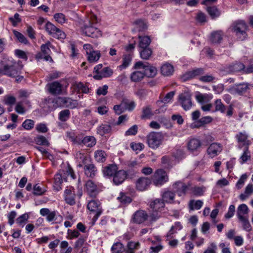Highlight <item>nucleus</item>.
I'll use <instances>...</instances> for the list:
<instances>
[{
    "label": "nucleus",
    "instance_id": "obj_9",
    "mask_svg": "<svg viewBox=\"0 0 253 253\" xmlns=\"http://www.w3.org/2000/svg\"><path fill=\"white\" fill-rule=\"evenodd\" d=\"M53 103L54 104L53 106L54 108L64 106L71 109L76 108L78 105L76 101L66 97H58L54 99L53 100Z\"/></svg>",
    "mask_w": 253,
    "mask_h": 253
},
{
    "label": "nucleus",
    "instance_id": "obj_39",
    "mask_svg": "<svg viewBox=\"0 0 253 253\" xmlns=\"http://www.w3.org/2000/svg\"><path fill=\"white\" fill-rule=\"evenodd\" d=\"M132 60V55L130 54H125L123 57L122 64L118 68L122 70L126 68L131 63Z\"/></svg>",
    "mask_w": 253,
    "mask_h": 253
},
{
    "label": "nucleus",
    "instance_id": "obj_53",
    "mask_svg": "<svg viewBox=\"0 0 253 253\" xmlns=\"http://www.w3.org/2000/svg\"><path fill=\"white\" fill-rule=\"evenodd\" d=\"M94 157L97 162H103L106 160V154L104 151L98 150L95 152Z\"/></svg>",
    "mask_w": 253,
    "mask_h": 253
},
{
    "label": "nucleus",
    "instance_id": "obj_12",
    "mask_svg": "<svg viewBox=\"0 0 253 253\" xmlns=\"http://www.w3.org/2000/svg\"><path fill=\"white\" fill-rule=\"evenodd\" d=\"M178 102L185 111L190 110L192 106L191 93L186 91L180 94L178 96Z\"/></svg>",
    "mask_w": 253,
    "mask_h": 253
},
{
    "label": "nucleus",
    "instance_id": "obj_36",
    "mask_svg": "<svg viewBox=\"0 0 253 253\" xmlns=\"http://www.w3.org/2000/svg\"><path fill=\"white\" fill-rule=\"evenodd\" d=\"M212 120V119L210 116H206L201 118L199 120L195 121L193 124V127H199L206 124H208L211 123Z\"/></svg>",
    "mask_w": 253,
    "mask_h": 253
},
{
    "label": "nucleus",
    "instance_id": "obj_34",
    "mask_svg": "<svg viewBox=\"0 0 253 253\" xmlns=\"http://www.w3.org/2000/svg\"><path fill=\"white\" fill-rule=\"evenodd\" d=\"M118 171V167L116 165H110L103 169V173L105 176L108 177L113 176Z\"/></svg>",
    "mask_w": 253,
    "mask_h": 253
},
{
    "label": "nucleus",
    "instance_id": "obj_56",
    "mask_svg": "<svg viewBox=\"0 0 253 253\" xmlns=\"http://www.w3.org/2000/svg\"><path fill=\"white\" fill-rule=\"evenodd\" d=\"M207 11L212 18L218 17L220 14L219 10L215 6H208Z\"/></svg>",
    "mask_w": 253,
    "mask_h": 253
},
{
    "label": "nucleus",
    "instance_id": "obj_1",
    "mask_svg": "<svg viewBox=\"0 0 253 253\" xmlns=\"http://www.w3.org/2000/svg\"><path fill=\"white\" fill-rule=\"evenodd\" d=\"M97 19L93 13L89 14L82 27V31L86 36L92 38H97L101 36V31L97 28Z\"/></svg>",
    "mask_w": 253,
    "mask_h": 253
},
{
    "label": "nucleus",
    "instance_id": "obj_8",
    "mask_svg": "<svg viewBox=\"0 0 253 253\" xmlns=\"http://www.w3.org/2000/svg\"><path fill=\"white\" fill-rule=\"evenodd\" d=\"M235 138L238 142V147L239 149H241L243 147L249 148L252 143V140L250 139L248 134L245 131L237 133L235 135Z\"/></svg>",
    "mask_w": 253,
    "mask_h": 253
},
{
    "label": "nucleus",
    "instance_id": "obj_43",
    "mask_svg": "<svg viewBox=\"0 0 253 253\" xmlns=\"http://www.w3.org/2000/svg\"><path fill=\"white\" fill-rule=\"evenodd\" d=\"M223 33L221 31H216L211 33V41L212 43H219L222 39Z\"/></svg>",
    "mask_w": 253,
    "mask_h": 253
},
{
    "label": "nucleus",
    "instance_id": "obj_64",
    "mask_svg": "<svg viewBox=\"0 0 253 253\" xmlns=\"http://www.w3.org/2000/svg\"><path fill=\"white\" fill-rule=\"evenodd\" d=\"M247 177L248 176L246 174H244L241 175L236 184V187L238 189H240L243 187L245 181L247 179Z\"/></svg>",
    "mask_w": 253,
    "mask_h": 253
},
{
    "label": "nucleus",
    "instance_id": "obj_58",
    "mask_svg": "<svg viewBox=\"0 0 253 253\" xmlns=\"http://www.w3.org/2000/svg\"><path fill=\"white\" fill-rule=\"evenodd\" d=\"M55 21L60 24H63L67 22V19L65 15L62 13H56L54 15Z\"/></svg>",
    "mask_w": 253,
    "mask_h": 253
},
{
    "label": "nucleus",
    "instance_id": "obj_13",
    "mask_svg": "<svg viewBox=\"0 0 253 253\" xmlns=\"http://www.w3.org/2000/svg\"><path fill=\"white\" fill-rule=\"evenodd\" d=\"M250 85L248 83H243L230 86L227 89V91L233 95H243L250 89Z\"/></svg>",
    "mask_w": 253,
    "mask_h": 253
},
{
    "label": "nucleus",
    "instance_id": "obj_3",
    "mask_svg": "<svg viewBox=\"0 0 253 253\" xmlns=\"http://www.w3.org/2000/svg\"><path fill=\"white\" fill-rule=\"evenodd\" d=\"M247 25L244 21L238 20L232 24V30L241 40H244L247 37Z\"/></svg>",
    "mask_w": 253,
    "mask_h": 253
},
{
    "label": "nucleus",
    "instance_id": "obj_6",
    "mask_svg": "<svg viewBox=\"0 0 253 253\" xmlns=\"http://www.w3.org/2000/svg\"><path fill=\"white\" fill-rule=\"evenodd\" d=\"M45 29L46 31L53 38L58 39H64L66 38L65 33L50 22H46Z\"/></svg>",
    "mask_w": 253,
    "mask_h": 253
},
{
    "label": "nucleus",
    "instance_id": "obj_21",
    "mask_svg": "<svg viewBox=\"0 0 253 253\" xmlns=\"http://www.w3.org/2000/svg\"><path fill=\"white\" fill-rule=\"evenodd\" d=\"M127 176V173L124 170H118L113 176V183L118 185L122 184L126 179Z\"/></svg>",
    "mask_w": 253,
    "mask_h": 253
},
{
    "label": "nucleus",
    "instance_id": "obj_45",
    "mask_svg": "<svg viewBox=\"0 0 253 253\" xmlns=\"http://www.w3.org/2000/svg\"><path fill=\"white\" fill-rule=\"evenodd\" d=\"M154 114L153 113L150 106L144 107L142 109V114L141 118L143 119H150Z\"/></svg>",
    "mask_w": 253,
    "mask_h": 253
},
{
    "label": "nucleus",
    "instance_id": "obj_32",
    "mask_svg": "<svg viewBox=\"0 0 253 253\" xmlns=\"http://www.w3.org/2000/svg\"><path fill=\"white\" fill-rule=\"evenodd\" d=\"M137 71L133 72L130 75V80L133 82H140L144 77L145 73L142 69H137Z\"/></svg>",
    "mask_w": 253,
    "mask_h": 253
},
{
    "label": "nucleus",
    "instance_id": "obj_5",
    "mask_svg": "<svg viewBox=\"0 0 253 253\" xmlns=\"http://www.w3.org/2000/svg\"><path fill=\"white\" fill-rule=\"evenodd\" d=\"M135 69H142L143 73H145V76L149 78H152L157 74V69L152 66H151L148 63H144L141 61L137 62L134 66Z\"/></svg>",
    "mask_w": 253,
    "mask_h": 253
},
{
    "label": "nucleus",
    "instance_id": "obj_26",
    "mask_svg": "<svg viewBox=\"0 0 253 253\" xmlns=\"http://www.w3.org/2000/svg\"><path fill=\"white\" fill-rule=\"evenodd\" d=\"M249 211V209L246 204H242L240 205L237 211V216L239 219L248 217Z\"/></svg>",
    "mask_w": 253,
    "mask_h": 253
},
{
    "label": "nucleus",
    "instance_id": "obj_33",
    "mask_svg": "<svg viewBox=\"0 0 253 253\" xmlns=\"http://www.w3.org/2000/svg\"><path fill=\"white\" fill-rule=\"evenodd\" d=\"M162 200L166 203H175L174 201V193L171 191H167L162 194Z\"/></svg>",
    "mask_w": 253,
    "mask_h": 253
},
{
    "label": "nucleus",
    "instance_id": "obj_28",
    "mask_svg": "<svg viewBox=\"0 0 253 253\" xmlns=\"http://www.w3.org/2000/svg\"><path fill=\"white\" fill-rule=\"evenodd\" d=\"M84 240L79 238L75 243V251L76 253H87L88 247L86 245L84 244Z\"/></svg>",
    "mask_w": 253,
    "mask_h": 253
},
{
    "label": "nucleus",
    "instance_id": "obj_57",
    "mask_svg": "<svg viewBox=\"0 0 253 253\" xmlns=\"http://www.w3.org/2000/svg\"><path fill=\"white\" fill-rule=\"evenodd\" d=\"M215 111L224 113L226 109L225 106L222 103L220 99H216L214 102Z\"/></svg>",
    "mask_w": 253,
    "mask_h": 253
},
{
    "label": "nucleus",
    "instance_id": "obj_49",
    "mask_svg": "<svg viewBox=\"0 0 253 253\" xmlns=\"http://www.w3.org/2000/svg\"><path fill=\"white\" fill-rule=\"evenodd\" d=\"M96 144V139L93 136H88L84 137L83 144L89 147L94 146Z\"/></svg>",
    "mask_w": 253,
    "mask_h": 253
},
{
    "label": "nucleus",
    "instance_id": "obj_40",
    "mask_svg": "<svg viewBox=\"0 0 253 253\" xmlns=\"http://www.w3.org/2000/svg\"><path fill=\"white\" fill-rule=\"evenodd\" d=\"M206 188L205 187L191 186L190 185L189 193L196 196H201L203 195Z\"/></svg>",
    "mask_w": 253,
    "mask_h": 253
},
{
    "label": "nucleus",
    "instance_id": "obj_46",
    "mask_svg": "<svg viewBox=\"0 0 253 253\" xmlns=\"http://www.w3.org/2000/svg\"><path fill=\"white\" fill-rule=\"evenodd\" d=\"M139 52L141 58L147 60L151 56L152 51L150 48L146 47L140 48Z\"/></svg>",
    "mask_w": 253,
    "mask_h": 253
},
{
    "label": "nucleus",
    "instance_id": "obj_23",
    "mask_svg": "<svg viewBox=\"0 0 253 253\" xmlns=\"http://www.w3.org/2000/svg\"><path fill=\"white\" fill-rule=\"evenodd\" d=\"M201 146L200 140L197 138L191 139L187 143L188 150L192 153H197Z\"/></svg>",
    "mask_w": 253,
    "mask_h": 253
},
{
    "label": "nucleus",
    "instance_id": "obj_27",
    "mask_svg": "<svg viewBox=\"0 0 253 253\" xmlns=\"http://www.w3.org/2000/svg\"><path fill=\"white\" fill-rule=\"evenodd\" d=\"M48 89L52 94H59L62 92V84L58 82H54L47 85Z\"/></svg>",
    "mask_w": 253,
    "mask_h": 253
},
{
    "label": "nucleus",
    "instance_id": "obj_14",
    "mask_svg": "<svg viewBox=\"0 0 253 253\" xmlns=\"http://www.w3.org/2000/svg\"><path fill=\"white\" fill-rule=\"evenodd\" d=\"M87 201V209L90 212L95 214L94 218L97 219L102 211L99 201L96 199H91L88 200Z\"/></svg>",
    "mask_w": 253,
    "mask_h": 253
},
{
    "label": "nucleus",
    "instance_id": "obj_30",
    "mask_svg": "<svg viewBox=\"0 0 253 253\" xmlns=\"http://www.w3.org/2000/svg\"><path fill=\"white\" fill-rule=\"evenodd\" d=\"M113 74L112 70L109 67H104L97 74H94L93 78L96 80H100L103 78L110 77Z\"/></svg>",
    "mask_w": 253,
    "mask_h": 253
},
{
    "label": "nucleus",
    "instance_id": "obj_51",
    "mask_svg": "<svg viewBox=\"0 0 253 253\" xmlns=\"http://www.w3.org/2000/svg\"><path fill=\"white\" fill-rule=\"evenodd\" d=\"M245 69V65L240 62L235 63L230 66L229 70L232 72H237Z\"/></svg>",
    "mask_w": 253,
    "mask_h": 253
},
{
    "label": "nucleus",
    "instance_id": "obj_42",
    "mask_svg": "<svg viewBox=\"0 0 253 253\" xmlns=\"http://www.w3.org/2000/svg\"><path fill=\"white\" fill-rule=\"evenodd\" d=\"M139 46L140 48L149 47V45L151 41L149 37L139 36Z\"/></svg>",
    "mask_w": 253,
    "mask_h": 253
},
{
    "label": "nucleus",
    "instance_id": "obj_41",
    "mask_svg": "<svg viewBox=\"0 0 253 253\" xmlns=\"http://www.w3.org/2000/svg\"><path fill=\"white\" fill-rule=\"evenodd\" d=\"M203 73V70L201 69H197L192 71L187 72L186 74L183 75L182 79L184 81L189 80L190 78H194L198 75H199Z\"/></svg>",
    "mask_w": 253,
    "mask_h": 253
},
{
    "label": "nucleus",
    "instance_id": "obj_29",
    "mask_svg": "<svg viewBox=\"0 0 253 253\" xmlns=\"http://www.w3.org/2000/svg\"><path fill=\"white\" fill-rule=\"evenodd\" d=\"M88 84H84L82 82H76L73 86L75 90L79 92H82L84 93H89V88L88 86Z\"/></svg>",
    "mask_w": 253,
    "mask_h": 253
},
{
    "label": "nucleus",
    "instance_id": "obj_60",
    "mask_svg": "<svg viewBox=\"0 0 253 253\" xmlns=\"http://www.w3.org/2000/svg\"><path fill=\"white\" fill-rule=\"evenodd\" d=\"M52 45L51 43L49 42H47L45 44H43L41 45V49L42 53L43 55L49 54L50 51V48H52Z\"/></svg>",
    "mask_w": 253,
    "mask_h": 253
},
{
    "label": "nucleus",
    "instance_id": "obj_19",
    "mask_svg": "<svg viewBox=\"0 0 253 253\" xmlns=\"http://www.w3.org/2000/svg\"><path fill=\"white\" fill-rule=\"evenodd\" d=\"M165 207V202L161 199H157L152 202L150 204V208L152 210V213H158L160 214V212L163 211ZM161 216V215H160Z\"/></svg>",
    "mask_w": 253,
    "mask_h": 253
},
{
    "label": "nucleus",
    "instance_id": "obj_35",
    "mask_svg": "<svg viewBox=\"0 0 253 253\" xmlns=\"http://www.w3.org/2000/svg\"><path fill=\"white\" fill-rule=\"evenodd\" d=\"M213 98L211 94H200L196 95V99L201 104L209 103Z\"/></svg>",
    "mask_w": 253,
    "mask_h": 253
},
{
    "label": "nucleus",
    "instance_id": "obj_62",
    "mask_svg": "<svg viewBox=\"0 0 253 253\" xmlns=\"http://www.w3.org/2000/svg\"><path fill=\"white\" fill-rule=\"evenodd\" d=\"M34 121L27 119L22 123V126L26 130H31L34 127Z\"/></svg>",
    "mask_w": 253,
    "mask_h": 253
},
{
    "label": "nucleus",
    "instance_id": "obj_17",
    "mask_svg": "<svg viewBox=\"0 0 253 253\" xmlns=\"http://www.w3.org/2000/svg\"><path fill=\"white\" fill-rule=\"evenodd\" d=\"M222 149L223 146L220 143L214 142L210 145L207 152L209 157L212 158L218 155Z\"/></svg>",
    "mask_w": 253,
    "mask_h": 253
},
{
    "label": "nucleus",
    "instance_id": "obj_52",
    "mask_svg": "<svg viewBox=\"0 0 253 253\" xmlns=\"http://www.w3.org/2000/svg\"><path fill=\"white\" fill-rule=\"evenodd\" d=\"M111 250L112 253H122L124 252L125 249L121 243L117 242L113 245Z\"/></svg>",
    "mask_w": 253,
    "mask_h": 253
},
{
    "label": "nucleus",
    "instance_id": "obj_47",
    "mask_svg": "<svg viewBox=\"0 0 253 253\" xmlns=\"http://www.w3.org/2000/svg\"><path fill=\"white\" fill-rule=\"evenodd\" d=\"M134 28L136 31H142L147 28V25L144 21L139 19L136 20L134 23Z\"/></svg>",
    "mask_w": 253,
    "mask_h": 253
},
{
    "label": "nucleus",
    "instance_id": "obj_61",
    "mask_svg": "<svg viewBox=\"0 0 253 253\" xmlns=\"http://www.w3.org/2000/svg\"><path fill=\"white\" fill-rule=\"evenodd\" d=\"M70 112L69 110L61 111L59 115V119L61 121L65 122L70 118Z\"/></svg>",
    "mask_w": 253,
    "mask_h": 253
},
{
    "label": "nucleus",
    "instance_id": "obj_54",
    "mask_svg": "<svg viewBox=\"0 0 253 253\" xmlns=\"http://www.w3.org/2000/svg\"><path fill=\"white\" fill-rule=\"evenodd\" d=\"M251 158L250 152L249 148H245L242 155L240 158V163L243 164L249 160Z\"/></svg>",
    "mask_w": 253,
    "mask_h": 253
},
{
    "label": "nucleus",
    "instance_id": "obj_20",
    "mask_svg": "<svg viewBox=\"0 0 253 253\" xmlns=\"http://www.w3.org/2000/svg\"><path fill=\"white\" fill-rule=\"evenodd\" d=\"M74 188L73 187H67L64 191V198L66 203L70 205L75 203V194Z\"/></svg>",
    "mask_w": 253,
    "mask_h": 253
},
{
    "label": "nucleus",
    "instance_id": "obj_50",
    "mask_svg": "<svg viewBox=\"0 0 253 253\" xmlns=\"http://www.w3.org/2000/svg\"><path fill=\"white\" fill-rule=\"evenodd\" d=\"M13 33L19 42L25 44H28L29 43L28 41L22 33L15 30H13Z\"/></svg>",
    "mask_w": 253,
    "mask_h": 253
},
{
    "label": "nucleus",
    "instance_id": "obj_59",
    "mask_svg": "<svg viewBox=\"0 0 253 253\" xmlns=\"http://www.w3.org/2000/svg\"><path fill=\"white\" fill-rule=\"evenodd\" d=\"M117 199L123 204L130 203L131 202L130 197L123 193H121Z\"/></svg>",
    "mask_w": 253,
    "mask_h": 253
},
{
    "label": "nucleus",
    "instance_id": "obj_24",
    "mask_svg": "<svg viewBox=\"0 0 253 253\" xmlns=\"http://www.w3.org/2000/svg\"><path fill=\"white\" fill-rule=\"evenodd\" d=\"M151 182V180L147 177H140L136 183V188L139 191H144L147 189Z\"/></svg>",
    "mask_w": 253,
    "mask_h": 253
},
{
    "label": "nucleus",
    "instance_id": "obj_2",
    "mask_svg": "<svg viewBox=\"0 0 253 253\" xmlns=\"http://www.w3.org/2000/svg\"><path fill=\"white\" fill-rule=\"evenodd\" d=\"M160 217V215L158 213L156 214L151 213L148 215L145 211L140 210L135 212L133 215V220L134 222L140 224L146 220L150 222H154L158 219Z\"/></svg>",
    "mask_w": 253,
    "mask_h": 253
},
{
    "label": "nucleus",
    "instance_id": "obj_22",
    "mask_svg": "<svg viewBox=\"0 0 253 253\" xmlns=\"http://www.w3.org/2000/svg\"><path fill=\"white\" fill-rule=\"evenodd\" d=\"M183 226L180 222H175L166 234L167 240L171 239L173 238V235L177 233L178 231L181 230Z\"/></svg>",
    "mask_w": 253,
    "mask_h": 253
},
{
    "label": "nucleus",
    "instance_id": "obj_37",
    "mask_svg": "<svg viewBox=\"0 0 253 253\" xmlns=\"http://www.w3.org/2000/svg\"><path fill=\"white\" fill-rule=\"evenodd\" d=\"M161 73L165 76H169L172 74L174 71L172 65L169 63H165L161 67Z\"/></svg>",
    "mask_w": 253,
    "mask_h": 253
},
{
    "label": "nucleus",
    "instance_id": "obj_11",
    "mask_svg": "<svg viewBox=\"0 0 253 253\" xmlns=\"http://www.w3.org/2000/svg\"><path fill=\"white\" fill-rule=\"evenodd\" d=\"M169 180L166 172L162 169H159L156 171L152 177V182L157 186H162Z\"/></svg>",
    "mask_w": 253,
    "mask_h": 253
},
{
    "label": "nucleus",
    "instance_id": "obj_55",
    "mask_svg": "<svg viewBox=\"0 0 253 253\" xmlns=\"http://www.w3.org/2000/svg\"><path fill=\"white\" fill-rule=\"evenodd\" d=\"M29 218L28 213H25L19 216L16 220V223L19 225L23 227Z\"/></svg>",
    "mask_w": 253,
    "mask_h": 253
},
{
    "label": "nucleus",
    "instance_id": "obj_38",
    "mask_svg": "<svg viewBox=\"0 0 253 253\" xmlns=\"http://www.w3.org/2000/svg\"><path fill=\"white\" fill-rule=\"evenodd\" d=\"M111 131V126L107 124H102L97 128V132L101 136L109 134Z\"/></svg>",
    "mask_w": 253,
    "mask_h": 253
},
{
    "label": "nucleus",
    "instance_id": "obj_48",
    "mask_svg": "<svg viewBox=\"0 0 253 253\" xmlns=\"http://www.w3.org/2000/svg\"><path fill=\"white\" fill-rule=\"evenodd\" d=\"M203 205V202L201 200H191L189 203V207L190 210H199Z\"/></svg>",
    "mask_w": 253,
    "mask_h": 253
},
{
    "label": "nucleus",
    "instance_id": "obj_4",
    "mask_svg": "<svg viewBox=\"0 0 253 253\" xmlns=\"http://www.w3.org/2000/svg\"><path fill=\"white\" fill-rule=\"evenodd\" d=\"M164 137L160 132H152L147 136V143L152 149H156L161 145Z\"/></svg>",
    "mask_w": 253,
    "mask_h": 253
},
{
    "label": "nucleus",
    "instance_id": "obj_63",
    "mask_svg": "<svg viewBox=\"0 0 253 253\" xmlns=\"http://www.w3.org/2000/svg\"><path fill=\"white\" fill-rule=\"evenodd\" d=\"M36 148L39 151H40L41 153V154L43 157H45L49 159L50 160H52V159H53V155L49 153L44 148L41 146H38Z\"/></svg>",
    "mask_w": 253,
    "mask_h": 253
},
{
    "label": "nucleus",
    "instance_id": "obj_15",
    "mask_svg": "<svg viewBox=\"0 0 253 253\" xmlns=\"http://www.w3.org/2000/svg\"><path fill=\"white\" fill-rule=\"evenodd\" d=\"M20 73L17 66L15 64H6L0 69V75H6L14 78Z\"/></svg>",
    "mask_w": 253,
    "mask_h": 253
},
{
    "label": "nucleus",
    "instance_id": "obj_44",
    "mask_svg": "<svg viewBox=\"0 0 253 253\" xmlns=\"http://www.w3.org/2000/svg\"><path fill=\"white\" fill-rule=\"evenodd\" d=\"M62 173H57L54 176V182L53 187L57 191L61 189V184L63 182Z\"/></svg>",
    "mask_w": 253,
    "mask_h": 253
},
{
    "label": "nucleus",
    "instance_id": "obj_16",
    "mask_svg": "<svg viewBox=\"0 0 253 253\" xmlns=\"http://www.w3.org/2000/svg\"><path fill=\"white\" fill-rule=\"evenodd\" d=\"M40 213L42 216H45L48 222L54 223L57 219L58 212L56 211H51L47 208H42L40 210Z\"/></svg>",
    "mask_w": 253,
    "mask_h": 253
},
{
    "label": "nucleus",
    "instance_id": "obj_10",
    "mask_svg": "<svg viewBox=\"0 0 253 253\" xmlns=\"http://www.w3.org/2000/svg\"><path fill=\"white\" fill-rule=\"evenodd\" d=\"M84 49L85 51L87 60L90 63H95L100 58L101 56L100 51L98 50H94L91 44H84Z\"/></svg>",
    "mask_w": 253,
    "mask_h": 253
},
{
    "label": "nucleus",
    "instance_id": "obj_18",
    "mask_svg": "<svg viewBox=\"0 0 253 253\" xmlns=\"http://www.w3.org/2000/svg\"><path fill=\"white\" fill-rule=\"evenodd\" d=\"M173 188L178 195L184 196L186 193L189 192L190 184H186L182 182H176L173 185Z\"/></svg>",
    "mask_w": 253,
    "mask_h": 253
},
{
    "label": "nucleus",
    "instance_id": "obj_25",
    "mask_svg": "<svg viewBox=\"0 0 253 253\" xmlns=\"http://www.w3.org/2000/svg\"><path fill=\"white\" fill-rule=\"evenodd\" d=\"M75 158L78 163L77 165L78 167H83L85 164L89 161V159L86 154L81 151H78L76 153Z\"/></svg>",
    "mask_w": 253,
    "mask_h": 253
},
{
    "label": "nucleus",
    "instance_id": "obj_31",
    "mask_svg": "<svg viewBox=\"0 0 253 253\" xmlns=\"http://www.w3.org/2000/svg\"><path fill=\"white\" fill-rule=\"evenodd\" d=\"M83 167L84 173L87 176L92 177L95 176L96 169L93 164L86 163Z\"/></svg>",
    "mask_w": 253,
    "mask_h": 253
},
{
    "label": "nucleus",
    "instance_id": "obj_7",
    "mask_svg": "<svg viewBox=\"0 0 253 253\" xmlns=\"http://www.w3.org/2000/svg\"><path fill=\"white\" fill-rule=\"evenodd\" d=\"M102 187L101 183L89 180L85 183V190L89 197H95L98 194Z\"/></svg>",
    "mask_w": 253,
    "mask_h": 253
}]
</instances>
